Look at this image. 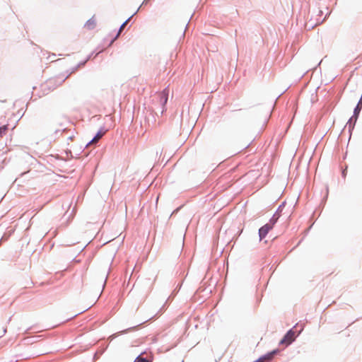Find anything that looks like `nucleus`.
I'll return each instance as SVG.
<instances>
[{
    "mask_svg": "<svg viewBox=\"0 0 362 362\" xmlns=\"http://www.w3.org/2000/svg\"><path fill=\"white\" fill-rule=\"evenodd\" d=\"M105 134V132H103V131H99L96 135L95 136V137L89 142L88 144H96L102 137Z\"/></svg>",
    "mask_w": 362,
    "mask_h": 362,
    "instance_id": "obj_5",
    "label": "nucleus"
},
{
    "mask_svg": "<svg viewBox=\"0 0 362 362\" xmlns=\"http://www.w3.org/2000/svg\"><path fill=\"white\" fill-rule=\"evenodd\" d=\"M342 173H343V175H344V176H345V175H346V172H345V170H344Z\"/></svg>",
    "mask_w": 362,
    "mask_h": 362,
    "instance_id": "obj_11",
    "label": "nucleus"
},
{
    "mask_svg": "<svg viewBox=\"0 0 362 362\" xmlns=\"http://www.w3.org/2000/svg\"><path fill=\"white\" fill-rule=\"evenodd\" d=\"M295 339V332L293 330H289L284 338L280 341V344H285L288 346Z\"/></svg>",
    "mask_w": 362,
    "mask_h": 362,
    "instance_id": "obj_1",
    "label": "nucleus"
},
{
    "mask_svg": "<svg viewBox=\"0 0 362 362\" xmlns=\"http://www.w3.org/2000/svg\"><path fill=\"white\" fill-rule=\"evenodd\" d=\"M134 362H150L148 360L139 356L136 358Z\"/></svg>",
    "mask_w": 362,
    "mask_h": 362,
    "instance_id": "obj_9",
    "label": "nucleus"
},
{
    "mask_svg": "<svg viewBox=\"0 0 362 362\" xmlns=\"http://www.w3.org/2000/svg\"><path fill=\"white\" fill-rule=\"evenodd\" d=\"M8 130V126L4 125L0 127V137H2L4 135H5Z\"/></svg>",
    "mask_w": 362,
    "mask_h": 362,
    "instance_id": "obj_6",
    "label": "nucleus"
},
{
    "mask_svg": "<svg viewBox=\"0 0 362 362\" xmlns=\"http://www.w3.org/2000/svg\"><path fill=\"white\" fill-rule=\"evenodd\" d=\"M361 107H362V104H360V103H358V105H357V106L356 107V108H355V110H354V115H355L356 116H357V115L359 114V112H360V111H361Z\"/></svg>",
    "mask_w": 362,
    "mask_h": 362,
    "instance_id": "obj_8",
    "label": "nucleus"
},
{
    "mask_svg": "<svg viewBox=\"0 0 362 362\" xmlns=\"http://www.w3.org/2000/svg\"><path fill=\"white\" fill-rule=\"evenodd\" d=\"M157 96L159 99L160 103L165 106L168 101V90L167 89L163 90V91L158 93Z\"/></svg>",
    "mask_w": 362,
    "mask_h": 362,
    "instance_id": "obj_2",
    "label": "nucleus"
},
{
    "mask_svg": "<svg viewBox=\"0 0 362 362\" xmlns=\"http://www.w3.org/2000/svg\"><path fill=\"white\" fill-rule=\"evenodd\" d=\"M273 228V224H265L259 230L260 240L266 237L269 231Z\"/></svg>",
    "mask_w": 362,
    "mask_h": 362,
    "instance_id": "obj_3",
    "label": "nucleus"
},
{
    "mask_svg": "<svg viewBox=\"0 0 362 362\" xmlns=\"http://www.w3.org/2000/svg\"><path fill=\"white\" fill-rule=\"evenodd\" d=\"M149 1H150V0H144V1H143V4H147Z\"/></svg>",
    "mask_w": 362,
    "mask_h": 362,
    "instance_id": "obj_10",
    "label": "nucleus"
},
{
    "mask_svg": "<svg viewBox=\"0 0 362 362\" xmlns=\"http://www.w3.org/2000/svg\"><path fill=\"white\" fill-rule=\"evenodd\" d=\"M97 21L95 16H93L89 20H88L84 24V28L87 30H93L96 27Z\"/></svg>",
    "mask_w": 362,
    "mask_h": 362,
    "instance_id": "obj_4",
    "label": "nucleus"
},
{
    "mask_svg": "<svg viewBox=\"0 0 362 362\" xmlns=\"http://www.w3.org/2000/svg\"><path fill=\"white\" fill-rule=\"evenodd\" d=\"M129 20V19H127V20L125 22H124V23H122V25L120 26L119 30V31H118V33H117V35H116V37H115V39H116L117 37H118V36L120 35L121 32L124 30V28H125V26H126V25H127V24L128 23Z\"/></svg>",
    "mask_w": 362,
    "mask_h": 362,
    "instance_id": "obj_7",
    "label": "nucleus"
}]
</instances>
